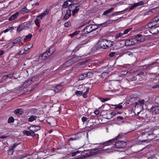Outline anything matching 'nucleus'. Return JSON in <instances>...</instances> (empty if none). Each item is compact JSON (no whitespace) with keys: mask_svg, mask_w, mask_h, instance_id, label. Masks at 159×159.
<instances>
[{"mask_svg":"<svg viewBox=\"0 0 159 159\" xmlns=\"http://www.w3.org/2000/svg\"><path fill=\"white\" fill-rule=\"evenodd\" d=\"M98 28V26L97 25L90 24L86 26L81 33V36L79 38L81 39L83 36H86L88 33L96 30Z\"/></svg>","mask_w":159,"mask_h":159,"instance_id":"nucleus-1","label":"nucleus"},{"mask_svg":"<svg viewBox=\"0 0 159 159\" xmlns=\"http://www.w3.org/2000/svg\"><path fill=\"white\" fill-rule=\"evenodd\" d=\"M55 49L54 47H51L48 50L41 54L39 57V59L40 60H44L49 57L55 51Z\"/></svg>","mask_w":159,"mask_h":159,"instance_id":"nucleus-2","label":"nucleus"},{"mask_svg":"<svg viewBox=\"0 0 159 159\" xmlns=\"http://www.w3.org/2000/svg\"><path fill=\"white\" fill-rule=\"evenodd\" d=\"M80 4L79 3H76L73 4L70 9L72 11V15L73 16H76L80 10Z\"/></svg>","mask_w":159,"mask_h":159,"instance_id":"nucleus-3","label":"nucleus"},{"mask_svg":"<svg viewBox=\"0 0 159 159\" xmlns=\"http://www.w3.org/2000/svg\"><path fill=\"white\" fill-rule=\"evenodd\" d=\"M155 25L152 24V23H149L147 26L148 28H151L150 31L152 34H155L159 32V26H155Z\"/></svg>","mask_w":159,"mask_h":159,"instance_id":"nucleus-4","label":"nucleus"},{"mask_svg":"<svg viewBox=\"0 0 159 159\" xmlns=\"http://www.w3.org/2000/svg\"><path fill=\"white\" fill-rule=\"evenodd\" d=\"M127 143L123 141H119L116 142L115 144V147L117 148H121L126 146Z\"/></svg>","mask_w":159,"mask_h":159,"instance_id":"nucleus-5","label":"nucleus"},{"mask_svg":"<svg viewBox=\"0 0 159 159\" xmlns=\"http://www.w3.org/2000/svg\"><path fill=\"white\" fill-rule=\"evenodd\" d=\"M105 45V39H100L97 43V47L99 48L106 49Z\"/></svg>","mask_w":159,"mask_h":159,"instance_id":"nucleus-6","label":"nucleus"},{"mask_svg":"<svg viewBox=\"0 0 159 159\" xmlns=\"http://www.w3.org/2000/svg\"><path fill=\"white\" fill-rule=\"evenodd\" d=\"M130 29H128L125 30L123 32L117 34L115 36V38L116 39H117L119 38H122L125 37V36L124 35L127 34L128 32L130 31Z\"/></svg>","mask_w":159,"mask_h":159,"instance_id":"nucleus-7","label":"nucleus"},{"mask_svg":"<svg viewBox=\"0 0 159 159\" xmlns=\"http://www.w3.org/2000/svg\"><path fill=\"white\" fill-rule=\"evenodd\" d=\"M74 4L73 1L67 0L64 2L62 6V8H65L69 7L68 8H70V9L72 5Z\"/></svg>","mask_w":159,"mask_h":159,"instance_id":"nucleus-8","label":"nucleus"},{"mask_svg":"<svg viewBox=\"0 0 159 159\" xmlns=\"http://www.w3.org/2000/svg\"><path fill=\"white\" fill-rule=\"evenodd\" d=\"M134 39L135 40V43H136L143 42L145 40L144 38L143 37L142 35L139 34L136 35L134 38Z\"/></svg>","mask_w":159,"mask_h":159,"instance_id":"nucleus-9","label":"nucleus"},{"mask_svg":"<svg viewBox=\"0 0 159 159\" xmlns=\"http://www.w3.org/2000/svg\"><path fill=\"white\" fill-rule=\"evenodd\" d=\"M49 11V9H47L43 12L41 14L39 15L37 17L36 19H38L39 20H40L43 18L45 16L48 14V13Z\"/></svg>","mask_w":159,"mask_h":159,"instance_id":"nucleus-10","label":"nucleus"},{"mask_svg":"<svg viewBox=\"0 0 159 159\" xmlns=\"http://www.w3.org/2000/svg\"><path fill=\"white\" fill-rule=\"evenodd\" d=\"M135 40L134 38L130 39H128L125 40V44L126 46H129L135 44Z\"/></svg>","mask_w":159,"mask_h":159,"instance_id":"nucleus-11","label":"nucleus"},{"mask_svg":"<svg viewBox=\"0 0 159 159\" xmlns=\"http://www.w3.org/2000/svg\"><path fill=\"white\" fill-rule=\"evenodd\" d=\"M115 139H112L103 142L102 143H99V144H101L103 145H104L105 146H109L110 145L112 144H113L115 142ZM98 143H96V144H98Z\"/></svg>","mask_w":159,"mask_h":159,"instance_id":"nucleus-12","label":"nucleus"},{"mask_svg":"<svg viewBox=\"0 0 159 159\" xmlns=\"http://www.w3.org/2000/svg\"><path fill=\"white\" fill-rule=\"evenodd\" d=\"M106 49L108 48L113 46L115 44L114 41L105 39Z\"/></svg>","mask_w":159,"mask_h":159,"instance_id":"nucleus-13","label":"nucleus"},{"mask_svg":"<svg viewBox=\"0 0 159 159\" xmlns=\"http://www.w3.org/2000/svg\"><path fill=\"white\" fill-rule=\"evenodd\" d=\"M31 22L29 21L22 23L21 27H23L24 29H28L29 28L30 26L31 25Z\"/></svg>","mask_w":159,"mask_h":159,"instance_id":"nucleus-14","label":"nucleus"},{"mask_svg":"<svg viewBox=\"0 0 159 159\" xmlns=\"http://www.w3.org/2000/svg\"><path fill=\"white\" fill-rule=\"evenodd\" d=\"M71 9H70V8H68V10L66 11V14L63 18V20H66L68 19L71 16Z\"/></svg>","mask_w":159,"mask_h":159,"instance_id":"nucleus-15","label":"nucleus"},{"mask_svg":"<svg viewBox=\"0 0 159 159\" xmlns=\"http://www.w3.org/2000/svg\"><path fill=\"white\" fill-rule=\"evenodd\" d=\"M30 131H28L26 130H24L23 132V134L27 136H34L35 135V134L34 133V130H32L30 129Z\"/></svg>","mask_w":159,"mask_h":159,"instance_id":"nucleus-16","label":"nucleus"},{"mask_svg":"<svg viewBox=\"0 0 159 159\" xmlns=\"http://www.w3.org/2000/svg\"><path fill=\"white\" fill-rule=\"evenodd\" d=\"M119 19L116 20H107L106 22L103 23L102 24L99 25H102L103 27H106L109 24L111 23L114 21H116L117 20Z\"/></svg>","mask_w":159,"mask_h":159,"instance_id":"nucleus-17","label":"nucleus"},{"mask_svg":"<svg viewBox=\"0 0 159 159\" xmlns=\"http://www.w3.org/2000/svg\"><path fill=\"white\" fill-rule=\"evenodd\" d=\"M30 129L32 130H34L33 132L34 133V132L39 130L40 129V127L38 125H33L30 126L28 128L29 130H30Z\"/></svg>","mask_w":159,"mask_h":159,"instance_id":"nucleus-18","label":"nucleus"},{"mask_svg":"<svg viewBox=\"0 0 159 159\" xmlns=\"http://www.w3.org/2000/svg\"><path fill=\"white\" fill-rule=\"evenodd\" d=\"M159 22V14L154 17L152 21L149 23H152V24L156 25V24Z\"/></svg>","mask_w":159,"mask_h":159,"instance_id":"nucleus-19","label":"nucleus"},{"mask_svg":"<svg viewBox=\"0 0 159 159\" xmlns=\"http://www.w3.org/2000/svg\"><path fill=\"white\" fill-rule=\"evenodd\" d=\"M19 12H16L15 13L12 15L8 19V20L9 21H11L13 20L16 18L17 16H19Z\"/></svg>","mask_w":159,"mask_h":159,"instance_id":"nucleus-20","label":"nucleus"},{"mask_svg":"<svg viewBox=\"0 0 159 159\" xmlns=\"http://www.w3.org/2000/svg\"><path fill=\"white\" fill-rule=\"evenodd\" d=\"M81 137L80 135H79L78 134H76L74 137L69 138L68 139V142H69L71 141L76 140H79Z\"/></svg>","mask_w":159,"mask_h":159,"instance_id":"nucleus-21","label":"nucleus"},{"mask_svg":"<svg viewBox=\"0 0 159 159\" xmlns=\"http://www.w3.org/2000/svg\"><path fill=\"white\" fill-rule=\"evenodd\" d=\"M87 43V42L86 41L85 42H84V40H83V41L82 42V43L78 45H77L75 48L73 50V51L74 52H76L77 51H78L79 50V49L80 48H81L82 47V45L83 44H86Z\"/></svg>","mask_w":159,"mask_h":159,"instance_id":"nucleus-22","label":"nucleus"},{"mask_svg":"<svg viewBox=\"0 0 159 159\" xmlns=\"http://www.w3.org/2000/svg\"><path fill=\"white\" fill-rule=\"evenodd\" d=\"M21 38L20 37H19L13 40V42H12V43L13 45L11 46V48H12L14 46H15V44L19 43L20 42L21 40Z\"/></svg>","mask_w":159,"mask_h":159,"instance_id":"nucleus-23","label":"nucleus"},{"mask_svg":"<svg viewBox=\"0 0 159 159\" xmlns=\"http://www.w3.org/2000/svg\"><path fill=\"white\" fill-rule=\"evenodd\" d=\"M23 112V109L22 108L17 109L14 111V113L17 115H22Z\"/></svg>","mask_w":159,"mask_h":159,"instance_id":"nucleus-24","label":"nucleus"},{"mask_svg":"<svg viewBox=\"0 0 159 159\" xmlns=\"http://www.w3.org/2000/svg\"><path fill=\"white\" fill-rule=\"evenodd\" d=\"M98 149L97 148H93L90 151V152L91 154H89V156H91L93 155H95L98 154Z\"/></svg>","mask_w":159,"mask_h":159,"instance_id":"nucleus-25","label":"nucleus"},{"mask_svg":"<svg viewBox=\"0 0 159 159\" xmlns=\"http://www.w3.org/2000/svg\"><path fill=\"white\" fill-rule=\"evenodd\" d=\"M141 33L144 36H147L150 35V34L151 33L150 31V29L149 30H147L145 31H143Z\"/></svg>","mask_w":159,"mask_h":159,"instance_id":"nucleus-26","label":"nucleus"},{"mask_svg":"<svg viewBox=\"0 0 159 159\" xmlns=\"http://www.w3.org/2000/svg\"><path fill=\"white\" fill-rule=\"evenodd\" d=\"M85 73L81 74L78 76V81L82 80L85 79L86 78Z\"/></svg>","mask_w":159,"mask_h":159,"instance_id":"nucleus-27","label":"nucleus"},{"mask_svg":"<svg viewBox=\"0 0 159 159\" xmlns=\"http://www.w3.org/2000/svg\"><path fill=\"white\" fill-rule=\"evenodd\" d=\"M114 8L111 7L109 9L105 11L102 14V15L105 16L107 15V14L110 13L114 10Z\"/></svg>","mask_w":159,"mask_h":159,"instance_id":"nucleus-28","label":"nucleus"},{"mask_svg":"<svg viewBox=\"0 0 159 159\" xmlns=\"http://www.w3.org/2000/svg\"><path fill=\"white\" fill-rule=\"evenodd\" d=\"M37 117V116H36L32 115L29 118L28 121L30 122H32L35 120Z\"/></svg>","mask_w":159,"mask_h":159,"instance_id":"nucleus-29","label":"nucleus"},{"mask_svg":"<svg viewBox=\"0 0 159 159\" xmlns=\"http://www.w3.org/2000/svg\"><path fill=\"white\" fill-rule=\"evenodd\" d=\"M62 89V87L60 85H58L54 88V91L56 93H58L59 91L61 90Z\"/></svg>","mask_w":159,"mask_h":159,"instance_id":"nucleus-30","label":"nucleus"},{"mask_svg":"<svg viewBox=\"0 0 159 159\" xmlns=\"http://www.w3.org/2000/svg\"><path fill=\"white\" fill-rule=\"evenodd\" d=\"M72 59H71L67 61L64 64V65L66 66H68L70 65L72 62Z\"/></svg>","mask_w":159,"mask_h":159,"instance_id":"nucleus-31","label":"nucleus"},{"mask_svg":"<svg viewBox=\"0 0 159 159\" xmlns=\"http://www.w3.org/2000/svg\"><path fill=\"white\" fill-rule=\"evenodd\" d=\"M126 10V9H125L123 11H117V12H115L113 13H112V14H111L109 16V17H111L112 16H116L118 15L119 14V13L120 12H122L124 11H125Z\"/></svg>","mask_w":159,"mask_h":159,"instance_id":"nucleus-32","label":"nucleus"},{"mask_svg":"<svg viewBox=\"0 0 159 159\" xmlns=\"http://www.w3.org/2000/svg\"><path fill=\"white\" fill-rule=\"evenodd\" d=\"M86 77L88 78H91L93 76V73L90 72H88L86 73H85Z\"/></svg>","mask_w":159,"mask_h":159,"instance_id":"nucleus-33","label":"nucleus"},{"mask_svg":"<svg viewBox=\"0 0 159 159\" xmlns=\"http://www.w3.org/2000/svg\"><path fill=\"white\" fill-rule=\"evenodd\" d=\"M151 110L153 112H154V113H156V111H158L157 106H156L151 107Z\"/></svg>","mask_w":159,"mask_h":159,"instance_id":"nucleus-34","label":"nucleus"},{"mask_svg":"<svg viewBox=\"0 0 159 159\" xmlns=\"http://www.w3.org/2000/svg\"><path fill=\"white\" fill-rule=\"evenodd\" d=\"M32 80H27L25 81V82L24 83V85L27 87L28 86L30 85L31 84Z\"/></svg>","mask_w":159,"mask_h":159,"instance_id":"nucleus-35","label":"nucleus"},{"mask_svg":"<svg viewBox=\"0 0 159 159\" xmlns=\"http://www.w3.org/2000/svg\"><path fill=\"white\" fill-rule=\"evenodd\" d=\"M27 155H22L16 157H14V159H22L27 157Z\"/></svg>","mask_w":159,"mask_h":159,"instance_id":"nucleus-36","label":"nucleus"},{"mask_svg":"<svg viewBox=\"0 0 159 159\" xmlns=\"http://www.w3.org/2000/svg\"><path fill=\"white\" fill-rule=\"evenodd\" d=\"M14 119L12 116L10 117L8 120V122L9 123H13L14 121Z\"/></svg>","mask_w":159,"mask_h":159,"instance_id":"nucleus-37","label":"nucleus"},{"mask_svg":"<svg viewBox=\"0 0 159 159\" xmlns=\"http://www.w3.org/2000/svg\"><path fill=\"white\" fill-rule=\"evenodd\" d=\"M143 4L144 2L143 1H140L139 2L134 3L136 7L143 5Z\"/></svg>","mask_w":159,"mask_h":159,"instance_id":"nucleus-38","label":"nucleus"},{"mask_svg":"<svg viewBox=\"0 0 159 159\" xmlns=\"http://www.w3.org/2000/svg\"><path fill=\"white\" fill-rule=\"evenodd\" d=\"M28 10L26 8V7H25L22 9L20 11L21 13H22L23 14H25V13L28 12V11H28Z\"/></svg>","mask_w":159,"mask_h":159,"instance_id":"nucleus-39","label":"nucleus"},{"mask_svg":"<svg viewBox=\"0 0 159 159\" xmlns=\"http://www.w3.org/2000/svg\"><path fill=\"white\" fill-rule=\"evenodd\" d=\"M39 20L38 19H36L34 21L35 24L38 27H39L40 26V22H39Z\"/></svg>","mask_w":159,"mask_h":159,"instance_id":"nucleus-40","label":"nucleus"},{"mask_svg":"<svg viewBox=\"0 0 159 159\" xmlns=\"http://www.w3.org/2000/svg\"><path fill=\"white\" fill-rule=\"evenodd\" d=\"M125 134H120L119 135L116 137L114 139L116 140L118 139L121 138V137H123V136L125 135Z\"/></svg>","mask_w":159,"mask_h":159,"instance_id":"nucleus-41","label":"nucleus"},{"mask_svg":"<svg viewBox=\"0 0 159 159\" xmlns=\"http://www.w3.org/2000/svg\"><path fill=\"white\" fill-rule=\"evenodd\" d=\"M32 37V34H30L25 36V37L24 39V41H26L27 39H30Z\"/></svg>","mask_w":159,"mask_h":159,"instance_id":"nucleus-42","label":"nucleus"},{"mask_svg":"<svg viewBox=\"0 0 159 159\" xmlns=\"http://www.w3.org/2000/svg\"><path fill=\"white\" fill-rule=\"evenodd\" d=\"M64 26L66 27H68L71 25V23L70 21L66 22L64 24Z\"/></svg>","mask_w":159,"mask_h":159,"instance_id":"nucleus-43","label":"nucleus"},{"mask_svg":"<svg viewBox=\"0 0 159 159\" xmlns=\"http://www.w3.org/2000/svg\"><path fill=\"white\" fill-rule=\"evenodd\" d=\"M75 93L77 96H80L82 95V93L81 91L77 90L75 91Z\"/></svg>","mask_w":159,"mask_h":159,"instance_id":"nucleus-44","label":"nucleus"},{"mask_svg":"<svg viewBox=\"0 0 159 159\" xmlns=\"http://www.w3.org/2000/svg\"><path fill=\"white\" fill-rule=\"evenodd\" d=\"M99 99L102 102H104L106 101H107L109 99V98H103L101 97H100L99 98Z\"/></svg>","mask_w":159,"mask_h":159,"instance_id":"nucleus-45","label":"nucleus"},{"mask_svg":"<svg viewBox=\"0 0 159 159\" xmlns=\"http://www.w3.org/2000/svg\"><path fill=\"white\" fill-rule=\"evenodd\" d=\"M14 152V150L13 149H12L10 148H9V149L8 151V153L9 155H12L13 154Z\"/></svg>","mask_w":159,"mask_h":159,"instance_id":"nucleus-46","label":"nucleus"},{"mask_svg":"<svg viewBox=\"0 0 159 159\" xmlns=\"http://www.w3.org/2000/svg\"><path fill=\"white\" fill-rule=\"evenodd\" d=\"M80 151H77L75 152H72L71 153V156L74 157L78 153H80Z\"/></svg>","mask_w":159,"mask_h":159,"instance_id":"nucleus-47","label":"nucleus"},{"mask_svg":"<svg viewBox=\"0 0 159 159\" xmlns=\"http://www.w3.org/2000/svg\"><path fill=\"white\" fill-rule=\"evenodd\" d=\"M22 25L21 24L17 28V31L18 32H20L22 31L23 29H24L23 28V27H21V26Z\"/></svg>","mask_w":159,"mask_h":159,"instance_id":"nucleus-48","label":"nucleus"},{"mask_svg":"<svg viewBox=\"0 0 159 159\" xmlns=\"http://www.w3.org/2000/svg\"><path fill=\"white\" fill-rule=\"evenodd\" d=\"M7 78V76L6 75L3 76L0 80V83L5 81Z\"/></svg>","mask_w":159,"mask_h":159,"instance_id":"nucleus-49","label":"nucleus"},{"mask_svg":"<svg viewBox=\"0 0 159 159\" xmlns=\"http://www.w3.org/2000/svg\"><path fill=\"white\" fill-rule=\"evenodd\" d=\"M115 106V109L119 108L120 109L122 108V106L121 105H120V104L117 105H116Z\"/></svg>","mask_w":159,"mask_h":159,"instance_id":"nucleus-50","label":"nucleus"},{"mask_svg":"<svg viewBox=\"0 0 159 159\" xmlns=\"http://www.w3.org/2000/svg\"><path fill=\"white\" fill-rule=\"evenodd\" d=\"M89 92L88 89L83 94V96L84 98H86L87 97V94Z\"/></svg>","mask_w":159,"mask_h":159,"instance_id":"nucleus-51","label":"nucleus"},{"mask_svg":"<svg viewBox=\"0 0 159 159\" xmlns=\"http://www.w3.org/2000/svg\"><path fill=\"white\" fill-rule=\"evenodd\" d=\"M137 78L136 76H134L132 77L129 80L131 81H135L137 80Z\"/></svg>","mask_w":159,"mask_h":159,"instance_id":"nucleus-52","label":"nucleus"},{"mask_svg":"<svg viewBox=\"0 0 159 159\" xmlns=\"http://www.w3.org/2000/svg\"><path fill=\"white\" fill-rule=\"evenodd\" d=\"M138 102L140 105L143 104H144V100L143 99L139 100Z\"/></svg>","mask_w":159,"mask_h":159,"instance_id":"nucleus-53","label":"nucleus"},{"mask_svg":"<svg viewBox=\"0 0 159 159\" xmlns=\"http://www.w3.org/2000/svg\"><path fill=\"white\" fill-rule=\"evenodd\" d=\"M136 7L134 4L132 5L129 8V11L133 9L134 8Z\"/></svg>","mask_w":159,"mask_h":159,"instance_id":"nucleus-54","label":"nucleus"},{"mask_svg":"<svg viewBox=\"0 0 159 159\" xmlns=\"http://www.w3.org/2000/svg\"><path fill=\"white\" fill-rule=\"evenodd\" d=\"M17 145V144L15 143L12 146L10 147L9 148L13 150L14 149Z\"/></svg>","mask_w":159,"mask_h":159,"instance_id":"nucleus-55","label":"nucleus"},{"mask_svg":"<svg viewBox=\"0 0 159 159\" xmlns=\"http://www.w3.org/2000/svg\"><path fill=\"white\" fill-rule=\"evenodd\" d=\"M81 120L83 122H84L87 120V118L85 116H83Z\"/></svg>","mask_w":159,"mask_h":159,"instance_id":"nucleus-56","label":"nucleus"},{"mask_svg":"<svg viewBox=\"0 0 159 159\" xmlns=\"http://www.w3.org/2000/svg\"><path fill=\"white\" fill-rule=\"evenodd\" d=\"M115 54V52H111L109 54V56L111 57H112L114 56Z\"/></svg>","mask_w":159,"mask_h":159,"instance_id":"nucleus-57","label":"nucleus"},{"mask_svg":"<svg viewBox=\"0 0 159 159\" xmlns=\"http://www.w3.org/2000/svg\"><path fill=\"white\" fill-rule=\"evenodd\" d=\"M143 67L144 69H147L150 66L149 64L143 66Z\"/></svg>","mask_w":159,"mask_h":159,"instance_id":"nucleus-58","label":"nucleus"},{"mask_svg":"<svg viewBox=\"0 0 159 159\" xmlns=\"http://www.w3.org/2000/svg\"><path fill=\"white\" fill-rule=\"evenodd\" d=\"M123 118H124L122 116H118L117 118V119L118 120H122L123 119Z\"/></svg>","mask_w":159,"mask_h":159,"instance_id":"nucleus-59","label":"nucleus"},{"mask_svg":"<svg viewBox=\"0 0 159 159\" xmlns=\"http://www.w3.org/2000/svg\"><path fill=\"white\" fill-rule=\"evenodd\" d=\"M157 63V62L156 61H155L149 64L150 66L154 65H156Z\"/></svg>","mask_w":159,"mask_h":159,"instance_id":"nucleus-60","label":"nucleus"},{"mask_svg":"<svg viewBox=\"0 0 159 159\" xmlns=\"http://www.w3.org/2000/svg\"><path fill=\"white\" fill-rule=\"evenodd\" d=\"M152 89H155L156 88H159V84H158L155 85H154L152 87Z\"/></svg>","mask_w":159,"mask_h":159,"instance_id":"nucleus-61","label":"nucleus"},{"mask_svg":"<svg viewBox=\"0 0 159 159\" xmlns=\"http://www.w3.org/2000/svg\"><path fill=\"white\" fill-rule=\"evenodd\" d=\"M100 111L98 110H96L94 112V113L96 115H98L99 114Z\"/></svg>","mask_w":159,"mask_h":159,"instance_id":"nucleus-62","label":"nucleus"},{"mask_svg":"<svg viewBox=\"0 0 159 159\" xmlns=\"http://www.w3.org/2000/svg\"><path fill=\"white\" fill-rule=\"evenodd\" d=\"M80 32L79 31H76L75 32H74L73 33H74V34H75V35H76L78 34Z\"/></svg>","mask_w":159,"mask_h":159,"instance_id":"nucleus-63","label":"nucleus"},{"mask_svg":"<svg viewBox=\"0 0 159 159\" xmlns=\"http://www.w3.org/2000/svg\"><path fill=\"white\" fill-rule=\"evenodd\" d=\"M98 149V154L100 153L101 151L102 150L101 148H97Z\"/></svg>","mask_w":159,"mask_h":159,"instance_id":"nucleus-64","label":"nucleus"}]
</instances>
